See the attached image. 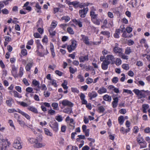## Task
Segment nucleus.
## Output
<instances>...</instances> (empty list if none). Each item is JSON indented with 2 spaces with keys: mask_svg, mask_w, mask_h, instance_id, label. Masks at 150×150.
Instances as JSON below:
<instances>
[{
  "mask_svg": "<svg viewBox=\"0 0 150 150\" xmlns=\"http://www.w3.org/2000/svg\"><path fill=\"white\" fill-rule=\"evenodd\" d=\"M11 143L7 139H2L0 142V147L1 150H6L8 148Z\"/></svg>",
  "mask_w": 150,
  "mask_h": 150,
  "instance_id": "f257e3e1",
  "label": "nucleus"
},
{
  "mask_svg": "<svg viewBox=\"0 0 150 150\" xmlns=\"http://www.w3.org/2000/svg\"><path fill=\"white\" fill-rule=\"evenodd\" d=\"M21 139L19 137H16L13 143V146L17 149H20L22 148V146L20 142Z\"/></svg>",
  "mask_w": 150,
  "mask_h": 150,
  "instance_id": "f03ea898",
  "label": "nucleus"
},
{
  "mask_svg": "<svg viewBox=\"0 0 150 150\" xmlns=\"http://www.w3.org/2000/svg\"><path fill=\"white\" fill-rule=\"evenodd\" d=\"M113 52L116 54H118L119 55L122 54L123 50L122 48L119 47V44L115 43L114 46L113 47Z\"/></svg>",
  "mask_w": 150,
  "mask_h": 150,
  "instance_id": "7ed1b4c3",
  "label": "nucleus"
},
{
  "mask_svg": "<svg viewBox=\"0 0 150 150\" xmlns=\"http://www.w3.org/2000/svg\"><path fill=\"white\" fill-rule=\"evenodd\" d=\"M76 46V40H74L71 41V44L68 45L67 46V49L69 52H71L74 50Z\"/></svg>",
  "mask_w": 150,
  "mask_h": 150,
  "instance_id": "20e7f679",
  "label": "nucleus"
},
{
  "mask_svg": "<svg viewBox=\"0 0 150 150\" xmlns=\"http://www.w3.org/2000/svg\"><path fill=\"white\" fill-rule=\"evenodd\" d=\"M41 141H38L34 140L30 141V142L32 143H35V144L34 145V146L35 148H38L44 147L45 146V144L44 143H40V142Z\"/></svg>",
  "mask_w": 150,
  "mask_h": 150,
  "instance_id": "39448f33",
  "label": "nucleus"
},
{
  "mask_svg": "<svg viewBox=\"0 0 150 150\" xmlns=\"http://www.w3.org/2000/svg\"><path fill=\"white\" fill-rule=\"evenodd\" d=\"M96 11V9L94 6L91 7L90 12V16L91 17V20L96 19L98 18V14L95 13V11Z\"/></svg>",
  "mask_w": 150,
  "mask_h": 150,
  "instance_id": "423d86ee",
  "label": "nucleus"
},
{
  "mask_svg": "<svg viewBox=\"0 0 150 150\" xmlns=\"http://www.w3.org/2000/svg\"><path fill=\"white\" fill-rule=\"evenodd\" d=\"M133 91L137 95L139 98H144L145 95L144 94V90H139L137 89H134Z\"/></svg>",
  "mask_w": 150,
  "mask_h": 150,
  "instance_id": "0eeeda50",
  "label": "nucleus"
},
{
  "mask_svg": "<svg viewBox=\"0 0 150 150\" xmlns=\"http://www.w3.org/2000/svg\"><path fill=\"white\" fill-rule=\"evenodd\" d=\"M88 10V7L84 8L83 9L79 10V14L80 16L83 18L85 17Z\"/></svg>",
  "mask_w": 150,
  "mask_h": 150,
  "instance_id": "6e6552de",
  "label": "nucleus"
},
{
  "mask_svg": "<svg viewBox=\"0 0 150 150\" xmlns=\"http://www.w3.org/2000/svg\"><path fill=\"white\" fill-rule=\"evenodd\" d=\"M50 126L55 132H56L58 131L59 129L58 124L56 122H50Z\"/></svg>",
  "mask_w": 150,
  "mask_h": 150,
  "instance_id": "1a4fd4ad",
  "label": "nucleus"
},
{
  "mask_svg": "<svg viewBox=\"0 0 150 150\" xmlns=\"http://www.w3.org/2000/svg\"><path fill=\"white\" fill-rule=\"evenodd\" d=\"M111 63L110 61L104 60L101 64L102 69L104 70H107L108 68V65Z\"/></svg>",
  "mask_w": 150,
  "mask_h": 150,
  "instance_id": "9d476101",
  "label": "nucleus"
},
{
  "mask_svg": "<svg viewBox=\"0 0 150 150\" xmlns=\"http://www.w3.org/2000/svg\"><path fill=\"white\" fill-rule=\"evenodd\" d=\"M60 103H62L63 106H69V107L73 106V104L71 102L67 100H64L62 101H60Z\"/></svg>",
  "mask_w": 150,
  "mask_h": 150,
  "instance_id": "9b49d317",
  "label": "nucleus"
},
{
  "mask_svg": "<svg viewBox=\"0 0 150 150\" xmlns=\"http://www.w3.org/2000/svg\"><path fill=\"white\" fill-rule=\"evenodd\" d=\"M81 40L83 41L84 43L87 45H89L90 44L89 39L88 37L83 35H81Z\"/></svg>",
  "mask_w": 150,
  "mask_h": 150,
  "instance_id": "f8f14e48",
  "label": "nucleus"
},
{
  "mask_svg": "<svg viewBox=\"0 0 150 150\" xmlns=\"http://www.w3.org/2000/svg\"><path fill=\"white\" fill-rule=\"evenodd\" d=\"M106 60H108L110 61H111V63L114 64L115 62V58L114 56L111 54H108L106 56Z\"/></svg>",
  "mask_w": 150,
  "mask_h": 150,
  "instance_id": "ddd939ff",
  "label": "nucleus"
},
{
  "mask_svg": "<svg viewBox=\"0 0 150 150\" xmlns=\"http://www.w3.org/2000/svg\"><path fill=\"white\" fill-rule=\"evenodd\" d=\"M18 112L19 113L21 114L23 116H24L25 118H26L28 120H30V116L26 113L24 112L21 110L19 109H18Z\"/></svg>",
  "mask_w": 150,
  "mask_h": 150,
  "instance_id": "4468645a",
  "label": "nucleus"
},
{
  "mask_svg": "<svg viewBox=\"0 0 150 150\" xmlns=\"http://www.w3.org/2000/svg\"><path fill=\"white\" fill-rule=\"evenodd\" d=\"M79 61L80 62H84L85 61H88L89 60L88 55H87L84 56H81L79 58Z\"/></svg>",
  "mask_w": 150,
  "mask_h": 150,
  "instance_id": "2eb2a0df",
  "label": "nucleus"
},
{
  "mask_svg": "<svg viewBox=\"0 0 150 150\" xmlns=\"http://www.w3.org/2000/svg\"><path fill=\"white\" fill-rule=\"evenodd\" d=\"M81 19H74L73 20V22L76 25H78L79 27L81 28L82 27L83 25L82 22L81 21Z\"/></svg>",
  "mask_w": 150,
  "mask_h": 150,
  "instance_id": "dca6fc26",
  "label": "nucleus"
},
{
  "mask_svg": "<svg viewBox=\"0 0 150 150\" xmlns=\"http://www.w3.org/2000/svg\"><path fill=\"white\" fill-rule=\"evenodd\" d=\"M97 96V93L94 91H92L91 92L89 93H88V96L90 97V100H91L93 98L96 97Z\"/></svg>",
  "mask_w": 150,
  "mask_h": 150,
  "instance_id": "f3484780",
  "label": "nucleus"
},
{
  "mask_svg": "<svg viewBox=\"0 0 150 150\" xmlns=\"http://www.w3.org/2000/svg\"><path fill=\"white\" fill-rule=\"evenodd\" d=\"M113 99L114 101L112 102V107L115 108H116L117 106L119 99L117 97L113 98Z\"/></svg>",
  "mask_w": 150,
  "mask_h": 150,
  "instance_id": "a211bd4d",
  "label": "nucleus"
},
{
  "mask_svg": "<svg viewBox=\"0 0 150 150\" xmlns=\"http://www.w3.org/2000/svg\"><path fill=\"white\" fill-rule=\"evenodd\" d=\"M27 109L29 111H31L37 114L38 113L37 109L34 106H29L28 107Z\"/></svg>",
  "mask_w": 150,
  "mask_h": 150,
  "instance_id": "6ab92c4d",
  "label": "nucleus"
},
{
  "mask_svg": "<svg viewBox=\"0 0 150 150\" xmlns=\"http://www.w3.org/2000/svg\"><path fill=\"white\" fill-rule=\"evenodd\" d=\"M30 140L31 141L37 140L39 141H42V136L41 134L39 133L38 134V137H37L36 139H34L33 138H31L30 139Z\"/></svg>",
  "mask_w": 150,
  "mask_h": 150,
  "instance_id": "aec40b11",
  "label": "nucleus"
},
{
  "mask_svg": "<svg viewBox=\"0 0 150 150\" xmlns=\"http://www.w3.org/2000/svg\"><path fill=\"white\" fill-rule=\"evenodd\" d=\"M103 98L105 101H108L109 102H111L112 100L111 97L108 94L104 95L103 96Z\"/></svg>",
  "mask_w": 150,
  "mask_h": 150,
  "instance_id": "412c9836",
  "label": "nucleus"
},
{
  "mask_svg": "<svg viewBox=\"0 0 150 150\" xmlns=\"http://www.w3.org/2000/svg\"><path fill=\"white\" fill-rule=\"evenodd\" d=\"M130 128L125 129L123 127H122L120 128V131L122 134H124L125 133H127V132H129L130 131Z\"/></svg>",
  "mask_w": 150,
  "mask_h": 150,
  "instance_id": "4be33fe9",
  "label": "nucleus"
},
{
  "mask_svg": "<svg viewBox=\"0 0 150 150\" xmlns=\"http://www.w3.org/2000/svg\"><path fill=\"white\" fill-rule=\"evenodd\" d=\"M107 92V89L106 88L104 87H101L98 91V92L99 94H102V93H106Z\"/></svg>",
  "mask_w": 150,
  "mask_h": 150,
  "instance_id": "5701e85b",
  "label": "nucleus"
},
{
  "mask_svg": "<svg viewBox=\"0 0 150 150\" xmlns=\"http://www.w3.org/2000/svg\"><path fill=\"white\" fill-rule=\"evenodd\" d=\"M33 62H32L28 63L25 67L26 70L28 71H29L31 68L32 67Z\"/></svg>",
  "mask_w": 150,
  "mask_h": 150,
  "instance_id": "b1692460",
  "label": "nucleus"
},
{
  "mask_svg": "<svg viewBox=\"0 0 150 150\" xmlns=\"http://www.w3.org/2000/svg\"><path fill=\"white\" fill-rule=\"evenodd\" d=\"M120 33V29H117L115 30V33L114 34V36L115 38H119V35Z\"/></svg>",
  "mask_w": 150,
  "mask_h": 150,
  "instance_id": "393cba45",
  "label": "nucleus"
},
{
  "mask_svg": "<svg viewBox=\"0 0 150 150\" xmlns=\"http://www.w3.org/2000/svg\"><path fill=\"white\" fill-rule=\"evenodd\" d=\"M70 123L71 124H69V126L71 127H70L71 129H74L75 127V123L74 122V120L72 118H71L70 120Z\"/></svg>",
  "mask_w": 150,
  "mask_h": 150,
  "instance_id": "a878e982",
  "label": "nucleus"
},
{
  "mask_svg": "<svg viewBox=\"0 0 150 150\" xmlns=\"http://www.w3.org/2000/svg\"><path fill=\"white\" fill-rule=\"evenodd\" d=\"M118 121L119 123L121 125H122L124 122V119L123 116H121L118 117Z\"/></svg>",
  "mask_w": 150,
  "mask_h": 150,
  "instance_id": "bb28decb",
  "label": "nucleus"
},
{
  "mask_svg": "<svg viewBox=\"0 0 150 150\" xmlns=\"http://www.w3.org/2000/svg\"><path fill=\"white\" fill-rule=\"evenodd\" d=\"M142 107L143 112L146 113L147 112L146 110L149 108V106L148 104H143L142 105Z\"/></svg>",
  "mask_w": 150,
  "mask_h": 150,
  "instance_id": "cd10ccee",
  "label": "nucleus"
},
{
  "mask_svg": "<svg viewBox=\"0 0 150 150\" xmlns=\"http://www.w3.org/2000/svg\"><path fill=\"white\" fill-rule=\"evenodd\" d=\"M45 134L47 135L52 137V134L50 132V130L47 128L44 129Z\"/></svg>",
  "mask_w": 150,
  "mask_h": 150,
  "instance_id": "c85d7f7f",
  "label": "nucleus"
},
{
  "mask_svg": "<svg viewBox=\"0 0 150 150\" xmlns=\"http://www.w3.org/2000/svg\"><path fill=\"white\" fill-rule=\"evenodd\" d=\"M53 108V109L54 110H57L58 108V104L57 103H53L51 104Z\"/></svg>",
  "mask_w": 150,
  "mask_h": 150,
  "instance_id": "c756f323",
  "label": "nucleus"
},
{
  "mask_svg": "<svg viewBox=\"0 0 150 150\" xmlns=\"http://www.w3.org/2000/svg\"><path fill=\"white\" fill-rule=\"evenodd\" d=\"M11 72L13 75L14 76L15 78L16 77H17L16 75L17 72V70L15 67H12V71Z\"/></svg>",
  "mask_w": 150,
  "mask_h": 150,
  "instance_id": "7c9ffc66",
  "label": "nucleus"
},
{
  "mask_svg": "<svg viewBox=\"0 0 150 150\" xmlns=\"http://www.w3.org/2000/svg\"><path fill=\"white\" fill-rule=\"evenodd\" d=\"M132 52V50L129 47H127L125 50V53L126 54H129Z\"/></svg>",
  "mask_w": 150,
  "mask_h": 150,
  "instance_id": "2f4dec72",
  "label": "nucleus"
},
{
  "mask_svg": "<svg viewBox=\"0 0 150 150\" xmlns=\"http://www.w3.org/2000/svg\"><path fill=\"white\" fill-rule=\"evenodd\" d=\"M25 91L26 92H28V93H34V92H33V89L31 87H27Z\"/></svg>",
  "mask_w": 150,
  "mask_h": 150,
  "instance_id": "473e14b6",
  "label": "nucleus"
},
{
  "mask_svg": "<svg viewBox=\"0 0 150 150\" xmlns=\"http://www.w3.org/2000/svg\"><path fill=\"white\" fill-rule=\"evenodd\" d=\"M95 24L97 25H99L100 23V20L98 18L96 19H94L91 20Z\"/></svg>",
  "mask_w": 150,
  "mask_h": 150,
  "instance_id": "72a5a7b5",
  "label": "nucleus"
},
{
  "mask_svg": "<svg viewBox=\"0 0 150 150\" xmlns=\"http://www.w3.org/2000/svg\"><path fill=\"white\" fill-rule=\"evenodd\" d=\"M61 19L62 20H64L66 22H67L69 21L70 20V18L69 16H63L62 18Z\"/></svg>",
  "mask_w": 150,
  "mask_h": 150,
  "instance_id": "f704fd0d",
  "label": "nucleus"
},
{
  "mask_svg": "<svg viewBox=\"0 0 150 150\" xmlns=\"http://www.w3.org/2000/svg\"><path fill=\"white\" fill-rule=\"evenodd\" d=\"M67 32L70 34L73 35L74 34V32L73 29L70 27H69L67 29Z\"/></svg>",
  "mask_w": 150,
  "mask_h": 150,
  "instance_id": "c9c22d12",
  "label": "nucleus"
},
{
  "mask_svg": "<svg viewBox=\"0 0 150 150\" xmlns=\"http://www.w3.org/2000/svg\"><path fill=\"white\" fill-rule=\"evenodd\" d=\"M12 100L13 99L11 98H9L8 100H7L6 101V103L7 105L9 106H11V102Z\"/></svg>",
  "mask_w": 150,
  "mask_h": 150,
  "instance_id": "e433bc0d",
  "label": "nucleus"
},
{
  "mask_svg": "<svg viewBox=\"0 0 150 150\" xmlns=\"http://www.w3.org/2000/svg\"><path fill=\"white\" fill-rule=\"evenodd\" d=\"M140 148H143L146 147V146L147 144L144 141H143L139 144Z\"/></svg>",
  "mask_w": 150,
  "mask_h": 150,
  "instance_id": "4c0bfd02",
  "label": "nucleus"
},
{
  "mask_svg": "<svg viewBox=\"0 0 150 150\" xmlns=\"http://www.w3.org/2000/svg\"><path fill=\"white\" fill-rule=\"evenodd\" d=\"M135 6L136 7H138L141 3L140 0H133Z\"/></svg>",
  "mask_w": 150,
  "mask_h": 150,
  "instance_id": "58836bf2",
  "label": "nucleus"
},
{
  "mask_svg": "<svg viewBox=\"0 0 150 150\" xmlns=\"http://www.w3.org/2000/svg\"><path fill=\"white\" fill-rule=\"evenodd\" d=\"M23 69L22 67H20L19 69V71L18 73L19 76L20 77H21L23 74Z\"/></svg>",
  "mask_w": 150,
  "mask_h": 150,
  "instance_id": "ea45409f",
  "label": "nucleus"
},
{
  "mask_svg": "<svg viewBox=\"0 0 150 150\" xmlns=\"http://www.w3.org/2000/svg\"><path fill=\"white\" fill-rule=\"evenodd\" d=\"M57 24V22L56 21H53L51 25V28H54L56 27Z\"/></svg>",
  "mask_w": 150,
  "mask_h": 150,
  "instance_id": "a19ab883",
  "label": "nucleus"
},
{
  "mask_svg": "<svg viewBox=\"0 0 150 150\" xmlns=\"http://www.w3.org/2000/svg\"><path fill=\"white\" fill-rule=\"evenodd\" d=\"M13 92L14 97L18 98H21L22 97L16 91H13Z\"/></svg>",
  "mask_w": 150,
  "mask_h": 150,
  "instance_id": "79ce46f5",
  "label": "nucleus"
},
{
  "mask_svg": "<svg viewBox=\"0 0 150 150\" xmlns=\"http://www.w3.org/2000/svg\"><path fill=\"white\" fill-rule=\"evenodd\" d=\"M55 118L56 120L58 122H61L63 120L62 117L60 115L56 116Z\"/></svg>",
  "mask_w": 150,
  "mask_h": 150,
  "instance_id": "37998d69",
  "label": "nucleus"
},
{
  "mask_svg": "<svg viewBox=\"0 0 150 150\" xmlns=\"http://www.w3.org/2000/svg\"><path fill=\"white\" fill-rule=\"evenodd\" d=\"M121 63L122 61L121 59L120 58H117L115 62V64L117 66H119L121 64Z\"/></svg>",
  "mask_w": 150,
  "mask_h": 150,
  "instance_id": "c03bdc74",
  "label": "nucleus"
},
{
  "mask_svg": "<svg viewBox=\"0 0 150 150\" xmlns=\"http://www.w3.org/2000/svg\"><path fill=\"white\" fill-rule=\"evenodd\" d=\"M50 83L52 85L54 86L55 87H57V85L56 83V81L54 79H52L50 81Z\"/></svg>",
  "mask_w": 150,
  "mask_h": 150,
  "instance_id": "a18cd8bd",
  "label": "nucleus"
},
{
  "mask_svg": "<svg viewBox=\"0 0 150 150\" xmlns=\"http://www.w3.org/2000/svg\"><path fill=\"white\" fill-rule=\"evenodd\" d=\"M122 67L124 69L126 70H127L129 69V65L127 64H123L122 66Z\"/></svg>",
  "mask_w": 150,
  "mask_h": 150,
  "instance_id": "49530a36",
  "label": "nucleus"
},
{
  "mask_svg": "<svg viewBox=\"0 0 150 150\" xmlns=\"http://www.w3.org/2000/svg\"><path fill=\"white\" fill-rule=\"evenodd\" d=\"M93 79L88 78L86 79V82L88 84H90L93 82Z\"/></svg>",
  "mask_w": 150,
  "mask_h": 150,
  "instance_id": "de8ad7c7",
  "label": "nucleus"
},
{
  "mask_svg": "<svg viewBox=\"0 0 150 150\" xmlns=\"http://www.w3.org/2000/svg\"><path fill=\"white\" fill-rule=\"evenodd\" d=\"M119 56L121 57L122 58L124 59L127 60L128 59V56L124 54H121L120 55H119Z\"/></svg>",
  "mask_w": 150,
  "mask_h": 150,
  "instance_id": "09e8293b",
  "label": "nucleus"
},
{
  "mask_svg": "<svg viewBox=\"0 0 150 150\" xmlns=\"http://www.w3.org/2000/svg\"><path fill=\"white\" fill-rule=\"evenodd\" d=\"M69 71L71 73L74 74L77 71L76 69H74L71 67H69Z\"/></svg>",
  "mask_w": 150,
  "mask_h": 150,
  "instance_id": "8fccbe9b",
  "label": "nucleus"
},
{
  "mask_svg": "<svg viewBox=\"0 0 150 150\" xmlns=\"http://www.w3.org/2000/svg\"><path fill=\"white\" fill-rule=\"evenodd\" d=\"M2 12L3 14L7 15L9 13V11L5 8L2 10Z\"/></svg>",
  "mask_w": 150,
  "mask_h": 150,
  "instance_id": "3c124183",
  "label": "nucleus"
},
{
  "mask_svg": "<svg viewBox=\"0 0 150 150\" xmlns=\"http://www.w3.org/2000/svg\"><path fill=\"white\" fill-rule=\"evenodd\" d=\"M98 110L99 112H103L104 111L105 109L103 106H100L98 108Z\"/></svg>",
  "mask_w": 150,
  "mask_h": 150,
  "instance_id": "603ef678",
  "label": "nucleus"
},
{
  "mask_svg": "<svg viewBox=\"0 0 150 150\" xmlns=\"http://www.w3.org/2000/svg\"><path fill=\"white\" fill-rule=\"evenodd\" d=\"M72 110L70 108H68L67 109H65L64 110V112L67 113L69 114L71 113Z\"/></svg>",
  "mask_w": 150,
  "mask_h": 150,
  "instance_id": "864d4df0",
  "label": "nucleus"
},
{
  "mask_svg": "<svg viewBox=\"0 0 150 150\" xmlns=\"http://www.w3.org/2000/svg\"><path fill=\"white\" fill-rule=\"evenodd\" d=\"M77 78L79 79V81L80 82H83L84 81L83 76L81 74L77 76Z\"/></svg>",
  "mask_w": 150,
  "mask_h": 150,
  "instance_id": "5fc2aeb1",
  "label": "nucleus"
},
{
  "mask_svg": "<svg viewBox=\"0 0 150 150\" xmlns=\"http://www.w3.org/2000/svg\"><path fill=\"white\" fill-rule=\"evenodd\" d=\"M72 3L73 4L72 5L75 8H76L79 7V2L77 1H73Z\"/></svg>",
  "mask_w": 150,
  "mask_h": 150,
  "instance_id": "6e6d98bb",
  "label": "nucleus"
},
{
  "mask_svg": "<svg viewBox=\"0 0 150 150\" xmlns=\"http://www.w3.org/2000/svg\"><path fill=\"white\" fill-rule=\"evenodd\" d=\"M126 30L128 33H129L132 30V28L130 27H127L126 28Z\"/></svg>",
  "mask_w": 150,
  "mask_h": 150,
  "instance_id": "4d7b16f0",
  "label": "nucleus"
},
{
  "mask_svg": "<svg viewBox=\"0 0 150 150\" xmlns=\"http://www.w3.org/2000/svg\"><path fill=\"white\" fill-rule=\"evenodd\" d=\"M112 81L114 83H116L118 81V79L117 77H114L112 78Z\"/></svg>",
  "mask_w": 150,
  "mask_h": 150,
  "instance_id": "13d9d810",
  "label": "nucleus"
},
{
  "mask_svg": "<svg viewBox=\"0 0 150 150\" xmlns=\"http://www.w3.org/2000/svg\"><path fill=\"white\" fill-rule=\"evenodd\" d=\"M144 94L145 95L144 98H145L146 96H149L150 94V91L148 90H144Z\"/></svg>",
  "mask_w": 150,
  "mask_h": 150,
  "instance_id": "bf43d9fd",
  "label": "nucleus"
},
{
  "mask_svg": "<svg viewBox=\"0 0 150 150\" xmlns=\"http://www.w3.org/2000/svg\"><path fill=\"white\" fill-rule=\"evenodd\" d=\"M48 113L51 115H53L55 114V111L54 110L50 109L48 111Z\"/></svg>",
  "mask_w": 150,
  "mask_h": 150,
  "instance_id": "052dcab7",
  "label": "nucleus"
},
{
  "mask_svg": "<svg viewBox=\"0 0 150 150\" xmlns=\"http://www.w3.org/2000/svg\"><path fill=\"white\" fill-rule=\"evenodd\" d=\"M37 51H39V50H42V51L43 50V46L41 44L37 45Z\"/></svg>",
  "mask_w": 150,
  "mask_h": 150,
  "instance_id": "680f3d73",
  "label": "nucleus"
},
{
  "mask_svg": "<svg viewBox=\"0 0 150 150\" xmlns=\"http://www.w3.org/2000/svg\"><path fill=\"white\" fill-rule=\"evenodd\" d=\"M49 32L50 33V35L53 36L55 35V32L54 31H52V30H49Z\"/></svg>",
  "mask_w": 150,
  "mask_h": 150,
  "instance_id": "e2e57ef3",
  "label": "nucleus"
},
{
  "mask_svg": "<svg viewBox=\"0 0 150 150\" xmlns=\"http://www.w3.org/2000/svg\"><path fill=\"white\" fill-rule=\"evenodd\" d=\"M71 91L72 92L74 93H77L79 92V91L78 89L76 88H71Z\"/></svg>",
  "mask_w": 150,
  "mask_h": 150,
  "instance_id": "0e129e2a",
  "label": "nucleus"
},
{
  "mask_svg": "<svg viewBox=\"0 0 150 150\" xmlns=\"http://www.w3.org/2000/svg\"><path fill=\"white\" fill-rule=\"evenodd\" d=\"M50 93L48 91H45L44 92V95L45 97H48L50 96Z\"/></svg>",
  "mask_w": 150,
  "mask_h": 150,
  "instance_id": "69168bd1",
  "label": "nucleus"
},
{
  "mask_svg": "<svg viewBox=\"0 0 150 150\" xmlns=\"http://www.w3.org/2000/svg\"><path fill=\"white\" fill-rule=\"evenodd\" d=\"M23 81L25 85L26 86H29V83L28 82L27 80L26 79H24L23 80Z\"/></svg>",
  "mask_w": 150,
  "mask_h": 150,
  "instance_id": "338daca9",
  "label": "nucleus"
},
{
  "mask_svg": "<svg viewBox=\"0 0 150 150\" xmlns=\"http://www.w3.org/2000/svg\"><path fill=\"white\" fill-rule=\"evenodd\" d=\"M19 103L20 105L23 107H26L28 106V105L27 103L24 102L22 101L20 102Z\"/></svg>",
  "mask_w": 150,
  "mask_h": 150,
  "instance_id": "774afa93",
  "label": "nucleus"
}]
</instances>
